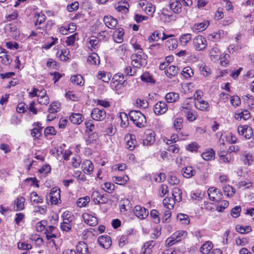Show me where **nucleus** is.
<instances>
[{"mask_svg":"<svg viewBox=\"0 0 254 254\" xmlns=\"http://www.w3.org/2000/svg\"><path fill=\"white\" fill-rule=\"evenodd\" d=\"M142 81L146 82L152 83L154 82L152 76L148 72H144L140 77Z\"/></svg>","mask_w":254,"mask_h":254,"instance_id":"052dcab7","label":"nucleus"},{"mask_svg":"<svg viewBox=\"0 0 254 254\" xmlns=\"http://www.w3.org/2000/svg\"><path fill=\"white\" fill-rule=\"evenodd\" d=\"M114 185L111 183H105L102 186V189L109 193H112L114 190Z\"/></svg>","mask_w":254,"mask_h":254,"instance_id":"69168bd1","label":"nucleus"},{"mask_svg":"<svg viewBox=\"0 0 254 254\" xmlns=\"http://www.w3.org/2000/svg\"><path fill=\"white\" fill-rule=\"evenodd\" d=\"M56 133L57 131L53 127H48L44 130V134L46 136H48L49 135H54L56 134Z\"/></svg>","mask_w":254,"mask_h":254,"instance_id":"338daca9","label":"nucleus"},{"mask_svg":"<svg viewBox=\"0 0 254 254\" xmlns=\"http://www.w3.org/2000/svg\"><path fill=\"white\" fill-rule=\"evenodd\" d=\"M194 106L197 109L203 111L208 110L209 108L208 103L203 100L195 101Z\"/></svg>","mask_w":254,"mask_h":254,"instance_id":"cd10ccee","label":"nucleus"},{"mask_svg":"<svg viewBox=\"0 0 254 254\" xmlns=\"http://www.w3.org/2000/svg\"><path fill=\"white\" fill-rule=\"evenodd\" d=\"M159 214V212L156 209H152L150 212V217L152 218V220L156 224L159 223L160 221Z\"/></svg>","mask_w":254,"mask_h":254,"instance_id":"09e8293b","label":"nucleus"},{"mask_svg":"<svg viewBox=\"0 0 254 254\" xmlns=\"http://www.w3.org/2000/svg\"><path fill=\"white\" fill-rule=\"evenodd\" d=\"M49 197L52 204H58L61 203L60 189L56 187L52 188L49 194Z\"/></svg>","mask_w":254,"mask_h":254,"instance_id":"423d86ee","label":"nucleus"},{"mask_svg":"<svg viewBox=\"0 0 254 254\" xmlns=\"http://www.w3.org/2000/svg\"><path fill=\"white\" fill-rule=\"evenodd\" d=\"M239 134L247 139H250L253 135L252 128L247 125H240L237 127Z\"/></svg>","mask_w":254,"mask_h":254,"instance_id":"0eeeda50","label":"nucleus"},{"mask_svg":"<svg viewBox=\"0 0 254 254\" xmlns=\"http://www.w3.org/2000/svg\"><path fill=\"white\" fill-rule=\"evenodd\" d=\"M224 194L228 197H231L235 193V190L232 186L227 185L223 188Z\"/></svg>","mask_w":254,"mask_h":254,"instance_id":"79ce46f5","label":"nucleus"},{"mask_svg":"<svg viewBox=\"0 0 254 254\" xmlns=\"http://www.w3.org/2000/svg\"><path fill=\"white\" fill-rule=\"evenodd\" d=\"M87 62L92 65L98 64L100 63L99 57L97 54L93 53L87 57Z\"/></svg>","mask_w":254,"mask_h":254,"instance_id":"7c9ffc66","label":"nucleus"},{"mask_svg":"<svg viewBox=\"0 0 254 254\" xmlns=\"http://www.w3.org/2000/svg\"><path fill=\"white\" fill-rule=\"evenodd\" d=\"M209 22L207 20H204L202 22L195 23L193 27L195 30H198V31H202L204 30L209 25Z\"/></svg>","mask_w":254,"mask_h":254,"instance_id":"a19ab883","label":"nucleus"},{"mask_svg":"<svg viewBox=\"0 0 254 254\" xmlns=\"http://www.w3.org/2000/svg\"><path fill=\"white\" fill-rule=\"evenodd\" d=\"M186 117L190 122H193L196 119V114L194 111L189 110L186 112Z\"/></svg>","mask_w":254,"mask_h":254,"instance_id":"0e129e2a","label":"nucleus"},{"mask_svg":"<svg viewBox=\"0 0 254 254\" xmlns=\"http://www.w3.org/2000/svg\"><path fill=\"white\" fill-rule=\"evenodd\" d=\"M193 46L196 51L204 50L207 45L206 39L201 35H198L193 39Z\"/></svg>","mask_w":254,"mask_h":254,"instance_id":"7ed1b4c3","label":"nucleus"},{"mask_svg":"<svg viewBox=\"0 0 254 254\" xmlns=\"http://www.w3.org/2000/svg\"><path fill=\"white\" fill-rule=\"evenodd\" d=\"M82 218L85 223L89 226H94L98 224V219L96 217L87 213L82 215Z\"/></svg>","mask_w":254,"mask_h":254,"instance_id":"dca6fc26","label":"nucleus"},{"mask_svg":"<svg viewBox=\"0 0 254 254\" xmlns=\"http://www.w3.org/2000/svg\"><path fill=\"white\" fill-rule=\"evenodd\" d=\"M88 42L90 45V46H89L88 48L91 51L96 50L98 48L99 40L97 37L93 36L90 37L88 39Z\"/></svg>","mask_w":254,"mask_h":254,"instance_id":"e433bc0d","label":"nucleus"},{"mask_svg":"<svg viewBox=\"0 0 254 254\" xmlns=\"http://www.w3.org/2000/svg\"><path fill=\"white\" fill-rule=\"evenodd\" d=\"M70 80L72 83L77 85L82 86L84 84L83 78L82 76L79 74L72 76L70 77Z\"/></svg>","mask_w":254,"mask_h":254,"instance_id":"ea45409f","label":"nucleus"},{"mask_svg":"<svg viewBox=\"0 0 254 254\" xmlns=\"http://www.w3.org/2000/svg\"><path fill=\"white\" fill-rule=\"evenodd\" d=\"M183 119L182 118H178L175 120L174 126L176 130H180L183 127Z\"/></svg>","mask_w":254,"mask_h":254,"instance_id":"774afa93","label":"nucleus"},{"mask_svg":"<svg viewBox=\"0 0 254 254\" xmlns=\"http://www.w3.org/2000/svg\"><path fill=\"white\" fill-rule=\"evenodd\" d=\"M97 78L104 82H108L110 79L108 74L104 71H99L97 75Z\"/></svg>","mask_w":254,"mask_h":254,"instance_id":"bf43d9fd","label":"nucleus"},{"mask_svg":"<svg viewBox=\"0 0 254 254\" xmlns=\"http://www.w3.org/2000/svg\"><path fill=\"white\" fill-rule=\"evenodd\" d=\"M200 72L204 77L210 75L211 72V69L205 65L202 64L199 67Z\"/></svg>","mask_w":254,"mask_h":254,"instance_id":"13d9d810","label":"nucleus"},{"mask_svg":"<svg viewBox=\"0 0 254 254\" xmlns=\"http://www.w3.org/2000/svg\"><path fill=\"white\" fill-rule=\"evenodd\" d=\"M178 41L176 38H172L165 43V47L169 50H173L177 48Z\"/></svg>","mask_w":254,"mask_h":254,"instance_id":"2f4dec72","label":"nucleus"},{"mask_svg":"<svg viewBox=\"0 0 254 254\" xmlns=\"http://www.w3.org/2000/svg\"><path fill=\"white\" fill-rule=\"evenodd\" d=\"M177 218L179 222L185 225H188L190 222V220L188 215L185 214H178L177 215Z\"/></svg>","mask_w":254,"mask_h":254,"instance_id":"c03bdc74","label":"nucleus"},{"mask_svg":"<svg viewBox=\"0 0 254 254\" xmlns=\"http://www.w3.org/2000/svg\"><path fill=\"white\" fill-rule=\"evenodd\" d=\"M181 74L185 78H189L191 77L193 75V72L190 67L187 66L183 68Z\"/></svg>","mask_w":254,"mask_h":254,"instance_id":"3c124183","label":"nucleus"},{"mask_svg":"<svg viewBox=\"0 0 254 254\" xmlns=\"http://www.w3.org/2000/svg\"><path fill=\"white\" fill-rule=\"evenodd\" d=\"M129 119L134 125L139 127H142L146 125L145 116L139 111L132 110L128 114Z\"/></svg>","mask_w":254,"mask_h":254,"instance_id":"f257e3e1","label":"nucleus"},{"mask_svg":"<svg viewBox=\"0 0 254 254\" xmlns=\"http://www.w3.org/2000/svg\"><path fill=\"white\" fill-rule=\"evenodd\" d=\"M207 193L209 199L212 201H220L222 198V193L214 187L210 188L207 190Z\"/></svg>","mask_w":254,"mask_h":254,"instance_id":"f8f14e48","label":"nucleus"},{"mask_svg":"<svg viewBox=\"0 0 254 254\" xmlns=\"http://www.w3.org/2000/svg\"><path fill=\"white\" fill-rule=\"evenodd\" d=\"M136 69H132L129 65H127L124 69V73L127 76H133L136 73Z\"/></svg>","mask_w":254,"mask_h":254,"instance_id":"680f3d73","label":"nucleus"},{"mask_svg":"<svg viewBox=\"0 0 254 254\" xmlns=\"http://www.w3.org/2000/svg\"><path fill=\"white\" fill-rule=\"evenodd\" d=\"M82 168L85 173L90 174L93 171V164L91 161L86 160L82 164Z\"/></svg>","mask_w":254,"mask_h":254,"instance_id":"b1692460","label":"nucleus"},{"mask_svg":"<svg viewBox=\"0 0 254 254\" xmlns=\"http://www.w3.org/2000/svg\"><path fill=\"white\" fill-rule=\"evenodd\" d=\"M138 4L147 14L153 15L155 10V7L152 3L146 0H140L138 1Z\"/></svg>","mask_w":254,"mask_h":254,"instance_id":"39448f33","label":"nucleus"},{"mask_svg":"<svg viewBox=\"0 0 254 254\" xmlns=\"http://www.w3.org/2000/svg\"><path fill=\"white\" fill-rule=\"evenodd\" d=\"M169 6L174 12L179 13L182 10V4L179 0H170Z\"/></svg>","mask_w":254,"mask_h":254,"instance_id":"5701e85b","label":"nucleus"},{"mask_svg":"<svg viewBox=\"0 0 254 254\" xmlns=\"http://www.w3.org/2000/svg\"><path fill=\"white\" fill-rule=\"evenodd\" d=\"M201 156L204 160L210 161L214 159L215 151L212 149H209L203 152L201 154Z\"/></svg>","mask_w":254,"mask_h":254,"instance_id":"c756f323","label":"nucleus"},{"mask_svg":"<svg viewBox=\"0 0 254 254\" xmlns=\"http://www.w3.org/2000/svg\"><path fill=\"white\" fill-rule=\"evenodd\" d=\"M213 248V244L210 241L205 242L200 247V252L203 254H207Z\"/></svg>","mask_w":254,"mask_h":254,"instance_id":"473e14b6","label":"nucleus"},{"mask_svg":"<svg viewBox=\"0 0 254 254\" xmlns=\"http://www.w3.org/2000/svg\"><path fill=\"white\" fill-rule=\"evenodd\" d=\"M250 117V114L248 110H245L240 113H238L236 114L235 118L237 120H241V119H244V120H246L249 118Z\"/></svg>","mask_w":254,"mask_h":254,"instance_id":"37998d69","label":"nucleus"},{"mask_svg":"<svg viewBox=\"0 0 254 254\" xmlns=\"http://www.w3.org/2000/svg\"><path fill=\"white\" fill-rule=\"evenodd\" d=\"M174 35H166L164 32L161 33L159 31L156 30L153 32L148 37V41L150 42H153L154 41H157L159 39L165 40L168 38L172 37Z\"/></svg>","mask_w":254,"mask_h":254,"instance_id":"6e6552de","label":"nucleus"},{"mask_svg":"<svg viewBox=\"0 0 254 254\" xmlns=\"http://www.w3.org/2000/svg\"><path fill=\"white\" fill-rule=\"evenodd\" d=\"M240 159L243 164L246 166H251L254 162L253 155L247 151H244L241 154Z\"/></svg>","mask_w":254,"mask_h":254,"instance_id":"ddd939ff","label":"nucleus"},{"mask_svg":"<svg viewBox=\"0 0 254 254\" xmlns=\"http://www.w3.org/2000/svg\"><path fill=\"white\" fill-rule=\"evenodd\" d=\"M221 52L217 47V45L215 44L211 48L209 52V55L211 57V60H218L220 56Z\"/></svg>","mask_w":254,"mask_h":254,"instance_id":"393cba45","label":"nucleus"},{"mask_svg":"<svg viewBox=\"0 0 254 254\" xmlns=\"http://www.w3.org/2000/svg\"><path fill=\"white\" fill-rule=\"evenodd\" d=\"M179 70V69L178 67L175 65H171L166 69L165 72L168 77L173 78L177 75Z\"/></svg>","mask_w":254,"mask_h":254,"instance_id":"a878e982","label":"nucleus"},{"mask_svg":"<svg viewBox=\"0 0 254 254\" xmlns=\"http://www.w3.org/2000/svg\"><path fill=\"white\" fill-rule=\"evenodd\" d=\"M168 106L164 101H159L154 106L153 110L156 115H162L166 112Z\"/></svg>","mask_w":254,"mask_h":254,"instance_id":"9b49d317","label":"nucleus"},{"mask_svg":"<svg viewBox=\"0 0 254 254\" xmlns=\"http://www.w3.org/2000/svg\"><path fill=\"white\" fill-rule=\"evenodd\" d=\"M219 203L216 207V210L218 212H222L229 205V202L227 200L219 201Z\"/></svg>","mask_w":254,"mask_h":254,"instance_id":"6e6d98bb","label":"nucleus"},{"mask_svg":"<svg viewBox=\"0 0 254 254\" xmlns=\"http://www.w3.org/2000/svg\"><path fill=\"white\" fill-rule=\"evenodd\" d=\"M113 178L115 183L120 185H125L129 180V178L127 175H125L122 177L116 176L114 177Z\"/></svg>","mask_w":254,"mask_h":254,"instance_id":"4c0bfd02","label":"nucleus"},{"mask_svg":"<svg viewBox=\"0 0 254 254\" xmlns=\"http://www.w3.org/2000/svg\"><path fill=\"white\" fill-rule=\"evenodd\" d=\"M69 51L68 49H63L62 50L59 56L60 59L62 61H66L69 59Z\"/></svg>","mask_w":254,"mask_h":254,"instance_id":"5fc2aeb1","label":"nucleus"},{"mask_svg":"<svg viewBox=\"0 0 254 254\" xmlns=\"http://www.w3.org/2000/svg\"><path fill=\"white\" fill-rule=\"evenodd\" d=\"M156 245V242L153 240L145 242L142 248L143 254H151L152 249Z\"/></svg>","mask_w":254,"mask_h":254,"instance_id":"4be33fe9","label":"nucleus"},{"mask_svg":"<svg viewBox=\"0 0 254 254\" xmlns=\"http://www.w3.org/2000/svg\"><path fill=\"white\" fill-rule=\"evenodd\" d=\"M91 199L96 204H106L108 201L107 194H101L98 191L94 190L91 195Z\"/></svg>","mask_w":254,"mask_h":254,"instance_id":"20e7f679","label":"nucleus"},{"mask_svg":"<svg viewBox=\"0 0 254 254\" xmlns=\"http://www.w3.org/2000/svg\"><path fill=\"white\" fill-rule=\"evenodd\" d=\"M182 190L179 188H174L172 190V196L175 201L180 202L182 200Z\"/></svg>","mask_w":254,"mask_h":254,"instance_id":"f704fd0d","label":"nucleus"},{"mask_svg":"<svg viewBox=\"0 0 254 254\" xmlns=\"http://www.w3.org/2000/svg\"><path fill=\"white\" fill-rule=\"evenodd\" d=\"M60 107V103L58 102H54L50 105L48 111L50 114L56 113L58 112Z\"/></svg>","mask_w":254,"mask_h":254,"instance_id":"de8ad7c7","label":"nucleus"},{"mask_svg":"<svg viewBox=\"0 0 254 254\" xmlns=\"http://www.w3.org/2000/svg\"><path fill=\"white\" fill-rule=\"evenodd\" d=\"M176 241L178 242L185 239L187 235V232L184 230L178 231L173 234Z\"/></svg>","mask_w":254,"mask_h":254,"instance_id":"a18cd8bd","label":"nucleus"},{"mask_svg":"<svg viewBox=\"0 0 254 254\" xmlns=\"http://www.w3.org/2000/svg\"><path fill=\"white\" fill-rule=\"evenodd\" d=\"M146 58V55L142 51L133 54L131 56V65L135 68L144 66L147 64Z\"/></svg>","mask_w":254,"mask_h":254,"instance_id":"f03ea898","label":"nucleus"},{"mask_svg":"<svg viewBox=\"0 0 254 254\" xmlns=\"http://www.w3.org/2000/svg\"><path fill=\"white\" fill-rule=\"evenodd\" d=\"M243 98L251 108H254V97L249 94H247L244 96Z\"/></svg>","mask_w":254,"mask_h":254,"instance_id":"864d4df0","label":"nucleus"},{"mask_svg":"<svg viewBox=\"0 0 254 254\" xmlns=\"http://www.w3.org/2000/svg\"><path fill=\"white\" fill-rule=\"evenodd\" d=\"M190 34H185L180 37V40L182 46H185L191 40V36Z\"/></svg>","mask_w":254,"mask_h":254,"instance_id":"49530a36","label":"nucleus"},{"mask_svg":"<svg viewBox=\"0 0 254 254\" xmlns=\"http://www.w3.org/2000/svg\"><path fill=\"white\" fill-rule=\"evenodd\" d=\"M71 122L74 124L79 125L83 121L82 114L79 113H72L69 117Z\"/></svg>","mask_w":254,"mask_h":254,"instance_id":"c85d7f7f","label":"nucleus"},{"mask_svg":"<svg viewBox=\"0 0 254 254\" xmlns=\"http://www.w3.org/2000/svg\"><path fill=\"white\" fill-rule=\"evenodd\" d=\"M179 98V94L175 92H170L165 96V99L168 103H174Z\"/></svg>","mask_w":254,"mask_h":254,"instance_id":"72a5a7b5","label":"nucleus"},{"mask_svg":"<svg viewBox=\"0 0 254 254\" xmlns=\"http://www.w3.org/2000/svg\"><path fill=\"white\" fill-rule=\"evenodd\" d=\"M218 154L221 162L229 163L234 160V157L229 153L221 150L218 152Z\"/></svg>","mask_w":254,"mask_h":254,"instance_id":"f3484780","label":"nucleus"},{"mask_svg":"<svg viewBox=\"0 0 254 254\" xmlns=\"http://www.w3.org/2000/svg\"><path fill=\"white\" fill-rule=\"evenodd\" d=\"M42 127H34L31 130V134L32 136L36 138H39L42 134Z\"/></svg>","mask_w":254,"mask_h":254,"instance_id":"4d7b16f0","label":"nucleus"},{"mask_svg":"<svg viewBox=\"0 0 254 254\" xmlns=\"http://www.w3.org/2000/svg\"><path fill=\"white\" fill-rule=\"evenodd\" d=\"M74 177L77 180L79 183H82L86 181L85 175L81 171L75 172Z\"/></svg>","mask_w":254,"mask_h":254,"instance_id":"8fccbe9b","label":"nucleus"},{"mask_svg":"<svg viewBox=\"0 0 254 254\" xmlns=\"http://www.w3.org/2000/svg\"><path fill=\"white\" fill-rule=\"evenodd\" d=\"M134 215L140 219L146 218L148 215V210L140 205H136L133 209Z\"/></svg>","mask_w":254,"mask_h":254,"instance_id":"9d476101","label":"nucleus"},{"mask_svg":"<svg viewBox=\"0 0 254 254\" xmlns=\"http://www.w3.org/2000/svg\"><path fill=\"white\" fill-rule=\"evenodd\" d=\"M155 140V132L152 130H148L145 132V138L143 140L144 145H150Z\"/></svg>","mask_w":254,"mask_h":254,"instance_id":"4468645a","label":"nucleus"},{"mask_svg":"<svg viewBox=\"0 0 254 254\" xmlns=\"http://www.w3.org/2000/svg\"><path fill=\"white\" fill-rule=\"evenodd\" d=\"M89 201V197L86 196L85 197H81L77 199V205L78 207H82L86 205Z\"/></svg>","mask_w":254,"mask_h":254,"instance_id":"e2e57ef3","label":"nucleus"},{"mask_svg":"<svg viewBox=\"0 0 254 254\" xmlns=\"http://www.w3.org/2000/svg\"><path fill=\"white\" fill-rule=\"evenodd\" d=\"M103 21L106 26L110 29H114L118 24L117 19L111 15L105 16Z\"/></svg>","mask_w":254,"mask_h":254,"instance_id":"6ab92c4d","label":"nucleus"},{"mask_svg":"<svg viewBox=\"0 0 254 254\" xmlns=\"http://www.w3.org/2000/svg\"><path fill=\"white\" fill-rule=\"evenodd\" d=\"M181 173L185 178L189 179L195 175L196 171L192 166H188L182 168Z\"/></svg>","mask_w":254,"mask_h":254,"instance_id":"aec40b11","label":"nucleus"},{"mask_svg":"<svg viewBox=\"0 0 254 254\" xmlns=\"http://www.w3.org/2000/svg\"><path fill=\"white\" fill-rule=\"evenodd\" d=\"M175 203V200L171 197H166L163 200V204L164 207L170 210L173 208Z\"/></svg>","mask_w":254,"mask_h":254,"instance_id":"58836bf2","label":"nucleus"},{"mask_svg":"<svg viewBox=\"0 0 254 254\" xmlns=\"http://www.w3.org/2000/svg\"><path fill=\"white\" fill-rule=\"evenodd\" d=\"M124 31L123 28H120L116 30L114 34L113 38L115 42L121 43L123 41Z\"/></svg>","mask_w":254,"mask_h":254,"instance_id":"bb28decb","label":"nucleus"},{"mask_svg":"<svg viewBox=\"0 0 254 254\" xmlns=\"http://www.w3.org/2000/svg\"><path fill=\"white\" fill-rule=\"evenodd\" d=\"M76 254H90L88 246L84 242H79L76 246Z\"/></svg>","mask_w":254,"mask_h":254,"instance_id":"a211bd4d","label":"nucleus"},{"mask_svg":"<svg viewBox=\"0 0 254 254\" xmlns=\"http://www.w3.org/2000/svg\"><path fill=\"white\" fill-rule=\"evenodd\" d=\"M98 242L103 248L108 249L112 245V240L110 236L105 235L100 236L98 239Z\"/></svg>","mask_w":254,"mask_h":254,"instance_id":"2eb2a0df","label":"nucleus"},{"mask_svg":"<svg viewBox=\"0 0 254 254\" xmlns=\"http://www.w3.org/2000/svg\"><path fill=\"white\" fill-rule=\"evenodd\" d=\"M25 199L23 196L18 197L15 201V204L16 206V211H21L24 208V203Z\"/></svg>","mask_w":254,"mask_h":254,"instance_id":"c9c22d12","label":"nucleus"},{"mask_svg":"<svg viewBox=\"0 0 254 254\" xmlns=\"http://www.w3.org/2000/svg\"><path fill=\"white\" fill-rule=\"evenodd\" d=\"M31 200L36 203H42L43 198L42 196H38V194L35 191L32 192L30 194Z\"/></svg>","mask_w":254,"mask_h":254,"instance_id":"603ef678","label":"nucleus"},{"mask_svg":"<svg viewBox=\"0 0 254 254\" xmlns=\"http://www.w3.org/2000/svg\"><path fill=\"white\" fill-rule=\"evenodd\" d=\"M91 116L92 118L96 121H102L106 117V114L104 108H94L92 111Z\"/></svg>","mask_w":254,"mask_h":254,"instance_id":"1a4fd4ad","label":"nucleus"},{"mask_svg":"<svg viewBox=\"0 0 254 254\" xmlns=\"http://www.w3.org/2000/svg\"><path fill=\"white\" fill-rule=\"evenodd\" d=\"M35 17L36 18V20L35 23V25L36 27V30H42L44 31V27L41 26V25H42L45 21V15L42 13H38L37 15H36Z\"/></svg>","mask_w":254,"mask_h":254,"instance_id":"412c9836","label":"nucleus"}]
</instances>
